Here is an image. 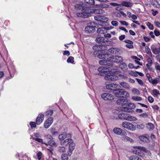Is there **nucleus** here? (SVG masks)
<instances>
[{
	"label": "nucleus",
	"instance_id": "62",
	"mask_svg": "<svg viewBox=\"0 0 160 160\" xmlns=\"http://www.w3.org/2000/svg\"><path fill=\"white\" fill-rule=\"evenodd\" d=\"M63 55L68 56H69L70 55L69 52L68 51H65L63 53Z\"/></svg>",
	"mask_w": 160,
	"mask_h": 160
},
{
	"label": "nucleus",
	"instance_id": "41",
	"mask_svg": "<svg viewBox=\"0 0 160 160\" xmlns=\"http://www.w3.org/2000/svg\"><path fill=\"white\" fill-rule=\"evenodd\" d=\"M124 138L126 139L127 141H129L130 142H133V140L131 138L125 136V135H124Z\"/></svg>",
	"mask_w": 160,
	"mask_h": 160
},
{
	"label": "nucleus",
	"instance_id": "8",
	"mask_svg": "<svg viewBox=\"0 0 160 160\" xmlns=\"http://www.w3.org/2000/svg\"><path fill=\"white\" fill-rule=\"evenodd\" d=\"M95 31V28L92 26L91 23L88 24V26L85 28V32L86 33H91Z\"/></svg>",
	"mask_w": 160,
	"mask_h": 160
},
{
	"label": "nucleus",
	"instance_id": "35",
	"mask_svg": "<svg viewBox=\"0 0 160 160\" xmlns=\"http://www.w3.org/2000/svg\"><path fill=\"white\" fill-rule=\"evenodd\" d=\"M85 2L89 4L92 5L95 4L94 0H84Z\"/></svg>",
	"mask_w": 160,
	"mask_h": 160
},
{
	"label": "nucleus",
	"instance_id": "38",
	"mask_svg": "<svg viewBox=\"0 0 160 160\" xmlns=\"http://www.w3.org/2000/svg\"><path fill=\"white\" fill-rule=\"evenodd\" d=\"M137 148L142 151H143V152L146 153L148 151V150L146 149L144 147L138 146V147H137Z\"/></svg>",
	"mask_w": 160,
	"mask_h": 160
},
{
	"label": "nucleus",
	"instance_id": "56",
	"mask_svg": "<svg viewBox=\"0 0 160 160\" xmlns=\"http://www.w3.org/2000/svg\"><path fill=\"white\" fill-rule=\"evenodd\" d=\"M137 156H131L129 158V160H136L137 159Z\"/></svg>",
	"mask_w": 160,
	"mask_h": 160
},
{
	"label": "nucleus",
	"instance_id": "17",
	"mask_svg": "<svg viewBox=\"0 0 160 160\" xmlns=\"http://www.w3.org/2000/svg\"><path fill=\"white\" fill-rule=\"evenodd\" d=\"M105 38L103 37H98L96 38L95 41L102 45H104Z\"/></svg>",
	"mask_w": 160,
	"mask_h": 160
},
{
	"label": "nucleus",
	"instance_id": "9",
	"mask_svg": "<svg viewBox=\"0 0 160 160\" xmlns=\"http://www.w3.org/2000/svg\"><path fill=\"white\" fill-rule=\"evenodd\" d=\"M114 132L118 135L121 136L125 135L126 132L120 128H115L113 129Z\"/></svg>",
	"mask_w": 160,
	"mask_h": 160
},
{
	"label": "nucleus",
	"instance_id": "32",
	"mask_svg": "<svg viewBox=\"0 0 160 160\" xmlns=\"http://www.w3.org/2000/svg\"><path fill=\"white\" fill-rule=\"evenodd\" d=\"M127 106L130 109L132 110V109H133L135 108V105L133 103H128L127 105Z\"/></svg>",
	"mask_w": 160,
	"mask_h": 160
},
{
	"label": "nucleus",
	"instance_id": "22",
	"mask_svg": "<svg viewBox=\"0 0 160 160\" xmlns=\"http://www.w3.org/2000/svg\"><path fill=\"white\" fill-rule=\"evenodd\" d=\"M121 5L126 7H130L132 6V4L130 2L123 1L121 3Z\"/></svg>",
	"mask_w": 160,
	"mask_h": 160
},
{
	"label": "nucleus",
	"instance_id": "26",
	"mask_svg": "<svg viewBox=\"0 0 160 160\" xmlns=\"http://www.w3.org/2000/svg\"><path fill=\"white\" fill-rule=\"evenodd\" d=\"M152 94L154 96H157L160 94L159 91L156 89H154L152 91Z\"/></svg>",
	"mask_w": 160,
	"mask_h": 160
},
{
	"label": "nucleus",
	"instance_id": "48",
	"mask_svg": "<svg viewBox=\"0 0 160 160\" xmlns=\"http://www.w3.org/2000/svg\"><path fill=\"white\" fill-rule=\"evenodd\" d=\"M154 33L155 35L156 36H158L160 35V33L157 30V29H156L155 30H154Z\"/></svg>",
	"mask_w": 160,
	"mask_h": 160
},
{
	"label": "nucleus",
	"instance_id": "60",
	"mask_svg": "<svg viewBox=\"0 0 160 160\" xmlns=\"http://www.w3.org/2000/svg\"><path fill=\"white\" fill-rule=\"evenodd\" d=\"M143 39L146 42H148L150 39V38H148L145 36L143 37Z\"/></svg>",
	"mask_w": 160,
	"mask_h": 160
},
{
	"label": "nucleus",
	"instance_id": "54",
	"mask_svg": "<svg viewBox=\"0 0 160 160\" xmlns=\"http://www.w3.org/2000/svg\"><path fill=\"white\" fill-rule=\"evenodd\" d=\"M53 111L52 110H50L47 111L46 112L47 115H51L52 114Z\"/></svg>",
	"mask_w": 160,
	"mask_h": 160
},
{
	"label": "nucleus",
	"instance_id": "7",
	"mask_svg": "<svg viewBox=\"0 0 160 160\" xmlns=\"http://www.w3.org/2000/svg\"><path fill=\"white\" fill-rule=\"evenodd\" d=\"M102 98L105 100H112L114 99V96L112 94L107 93H105L101 95Z\"/></svg>",
	"mask_w": 160,
	"mask_h": 160
},
{
	"label": "nucleus",
	"instance_id": "31",
	"mask_svg": "<svg viewBox=\"0 0 160 160\" xmlns=\"http://www.w3.org/2000/svg\"><path fill=\"white\" fill-rule=\"evenodd\" d=\"M137 120L136 118L135 117L129 115L128 118V121H135Z\"/></svg>",
	"mask_w": 160,
	"mask_h": 160
},
{
	"label": "nucleus",
	"instance_id": "14",
	"mask_svg": "<svg viewBox=\"0 0 160 160\" xmlns=\"http://www.w3.org/2000/svg\"><path fill=\"white\" fill-rule=\"evenodd\" d=\"M149 136L146 134L140 136L139 137V139L143 142H149Z\"/></svg>",
	"mask_w": 160,
	"mask_h": 160
},
{
	"label": "nucleus",
	"instance_id": "2",
	"mask_svg": "<svg viewBox=\"0 0 160 160\" xmlns=\"http://www.w3.org/2000/svg\"><path fill=\"white\" fill-rule=\"evenodd\" d=\"M99 54L97 55V57L99 59H107L110 62H112L117 63L121 62L122 61V58L119 56H113L111 55H109L107 54V51L106 50H102L98 52Z\"/></svg>",
	"mask_w": 160,
	"mask_h": 160
},
{
	"label": "nucleus",
	"instance_id": "5",
	"mask_svg": "<svg viewBox=\"0 0 160 160\" xmlns=\"http://www.w3.org/2000/svg\"><path fill=\"white\" fill-rule=\"evenodd\" d=\"M82 12L78 13H77V16L79 17H82L83 18H87L90 16H91V11L87 10L86 8L83 9L82 10Z\"/></svg>",
	"mask_w": 160,
	"mask_h": 160
},
{
	"label": "nucleus",
	"instance_id": "30",
	"mask_svg": "<svg viewBox=\"0 0 160 160\" xmlns=\"http://www.w3.org/2000/svg\"><path fill=\"white\" fill-rule=\"evenodd\" d=\"M32 139L34 140L37 141L41 143L42 144H46V143L43 142L42 139L41 138H33Z\"/></svg>",
	"mask_w": 160,
	"mask_h": 160
},
{
	"label": "nucleus",
	"instance_id": "43",
	"mask_svg": "<svg viewBox=\"0 0 160 160\" xmlns=\"http://www.w3.org/2000/svg\"><path fill=\"white\" fill-rule=\"evenodd\" d=\"M67 61L68 62L72 63L74 62L73 58L72 57H69L67 60Z\"/></svg>",
	"mask_w": 160,
	"mask_h": 160
},
{
	"label": "nucleus",
	"instance_id": "51",
	"mask_svg": "<svg viewBox=\"0 0 160 160\" xmlns=\"http://www.w3.org/2000/svg\"><path fill=\"white\" fill-rule=\"evenodd\" d=\"M111 24L113 26H117L118 25V22L117 21H113L111 22Z\"/></svg>",
	"mask_w": 160,
	"mask_h": 160
},
{
	"label": "nucleus",
	"instance_id": "64",
	"mask_svg": "<svg viewBox=\"0 0 160 160\" xmlns=\"http://www.w3.org/2000/svg\"><path fill=\"white\" fill-rule=\"evenodd\" d=\"M135 112L138 113H140L142 112L143 111L140 109H137L135 110Z\"/></svg>",
	"mask_w": 160,
	"mask_h": 160
},
{
	"label": "nucleus",
	"instance_id": "24",
	"mask_svg": "<svg viewBox=\"0 0 160 160\" xmlns=\"http://www.w3.org/2000/svg\"><path fill=\"white\" fill-rule=\"evenodd\" d=\"M75 148V144L73 142L70 143L69 146V151H72Z\"/></svg>",
	"mask_w": 160,
	"mask_h": 160
},
{
	"label": "nucleus",
	"instance_id": "21",
	"mask_svg": "<svg viewBox=\"0 0 160 160\" xmlns=\"http://www.w3.org/2000/svg\"><path fill=\"white\" fill-rule=\"evenodd\" d=\"M120 109L123 111L127 112H132V110L130 109V108L128 106L126 107H122L120 108Z\"/></svg>",
	"mask_w": 160,
	"mask_h": 160
},
{
	"label": "nucleus",
	"instance_id": "10",
	"mask_svg": "<svg viewBox=\"0 0 160 160\" xmlns=\"http://www.w3.org/2000/svg\"><path fill=\"white\" fill-rule=\"evenodd\" d=\"M84 4L81 1L78 2L74 6V8L76 10H79L83 9Z\"/></svg>",
	"mask_w": 160,
	"mask_h": 160
},
{
	"label": "nucleus",
	"instance_id": "34",
	"mask_svg": "<svg viewBox=\"0 0 160 160\" xmlns=\"http://www.w3.org/2000/svg\"><path fill=\"white\" fill-rule=\"evenodd\" d=\"M58 150L61 153L64 152L65 151V149L64 147H59L58 148Z\"/></svg>",
	"mask_w": 160,
	"mask_h": 160
},
{
	"label": "nucleus",
	"instance_id": "19",
	"mask_svg": "<svg viewBox=\"0 0 160 160\" xmlns=\"http://www.w3.org/2000/svg\"><path fill=\"white\" fill-rule=\"evenodd\" d=\"M69 135L66 133H63L60 134L58 136V138L60 140L62 141L67 137H68Z\"/></svg>",
	"mask_w": 160,
	"mask_h": 160
},
{
	"label": "nucleus",
	"instance_id": "63",
	"mask_svg": "<svg viewBox=\"0 0 160 160\" xmlns=\"http://www.w3.org/2000/svg\"><path fill=\"white\" fill-rule=\"evenodd\" d=\"M139 92V91L138 90L135 88H134L132 90V92L134 93H138Z\"/></svg>",
	"mask_w": 160,
	"mask_h": 160
},
{
	"label": "nucleus",
	"instance_id": "53",
	"mask_svg": "<svg viewBox=\"0 0 160 160\" xmlns=\"http://www.w3.org/2000/svg\"><path fill=\"white\" fill-rule=\"evenodd\" d=\"M120 22L122 25H125L126 26H127L128 25V22L124 21H120Z\"/></svg>",
	"mask_w": 160,
	"mask_h": 160
},
{
	"label": "nucleus",
	"instance_id": "1",
	"mask_svg": "<svg viewBox=\"0 0 160 160\" xmlns=\"http://www.w3.org/2000/svg\"><path fill=\"white\" fill-rule=\"evenodd\" d=\"M98 75L105 76L104 79L107 80H116L119 78L122 79L127 78L124 74H122L120 71H116L114 72L112 71H99Z\"/></svg>",
	"mask_w": 160,
	"mask_h": 160
},
{
	"label": "nucleus",
	"instance_id": "44",
	"mask_svg": "<svg viewBox=\"0 0 160 160\" xmlns=\"http://www.w3.org/2000/svg\"><path fill=\"white\" fill-rule=\"evenodd\" d=\"M42 154V153L41 152H39L37 154V156L38 157V159L40 160L41 159V156Z\"/></svg>",
	"mask_w": 160,
	"mask_h": 160
},
{
	"label": "nucleus",
	"instance_id": "23",
	"mask_svg": "<svg viewBox=\"0 0 160 160\" xmlns=\"http://www.w3.org/2000/svg\"><path fill=\"white\" fill-rule=\"evenodd\" d=\"M55 144L56 143L53 140H51L49 141H48L47 143H46V144H45L47 146L49 145L51 146H52L55 145Z\"/></svg>",
	"mask_w": 160,
	"mask_h": 160
},
{
	"label": "nucleus",
	"instance_id": "29",
	"mask_svg": "<svg viewBox=\"0 0 160 160\" xmlns=\"http://www.w3.org/2000/svg\"><path fill=\"white\" fill-rule=\"evenodd\" d=\"M132 98L133 100L137 101H140L142 99V98L139 96H133Z\"/></svg>",
	"mask_w": 160,
	"mask_h": 160
},
{
	"label": "nucleus",
	"instance_id": "40",
	"mask_svg": "<svg viewBox=\"0 0 160 160\" xmlns=\"http://www.w3.org/2000/svg\"><path fill=\"white\" fill-rule=\"evenodd\" d=\"M124 115L125 113H119V114L118 115V119H124Z\"/></svg>",
	"mask_w": 160,
	"mask_h": 160
},
{
	"label": "nucleus",
	"instance_id": "37",
	"mask_svg": "<svg viewBox=\"0 0 160 160\" xmlns=\"http://www.w3.org/2000/svg\"><path fill=\"white\" fill-rule=\"evenodd\" d=\"M119 67L121 69H126V68L127 67L126 64L125 63H122L120 64ZM127 68H126L127 69Z\"/></svg>",
	"mask_w": 160,
	"mask_h": 160
},
{
	"label": "nucleus",
	"instance_id": "61",
	"mask_svg": "<svg viewBox=\"0 0 160 160\" xmlns=\"http://www.w3.org/2000/svg\"><path fill=\"white\" fill-rule=\"evenodd\" d=\"M129 115L128 114L125 113V115L124 117V120H128V118Z\"/></svg>",
	"mask_w": 160,
	"mask_h": 160
},
{
	"label": "nucleus",
	"instance_id": "3",
	"mask_svg": "<svg viewBox=\"0 0 160 160\" xmlns=\"http://www.w3.org/2000/svg\"><path fill=\"white\" fill-rule=\"evenodd\" d=\"M103 59L104 60H100L99 61V63L102 65H104L105 66H103L98 68V70H106L108 69V70H116V69H111L110 67L106 66L107 65L108 66L112 65V62H110L108 60L106 59Z\"/></svg>",
	"mask_w": 160,
	"mask_h": 160
},
{
	"label": "nucleus",
	"instance_id": "45",
	"mask_svg": "<svg viewBox=\"0 0 160 160\" xmlns=\"http://www.w3.org/2000/svg\"><path fill=\"white\" fill-rule=\"evenodd\" d=\"M139 116L143 118H147L148 115L146 113H144L139 115Z\"/></svg>",
	"mask_w": 160,
	"mask_h": 160
},
{
	"label": "nucleus",
	"instance_id": "52",
	"mask_svg": "<svg viewBox=\"0 0 160 160\" xmlns=\"http://www.w3.org/2000/svg\"><path fill=\"white\" fill-rule=\"evenodd\" d=\"M146 50L147 53L149 55H150L152 54L150 50V48H148V47L147 46V48H146Z\"/></svg>",
	"mask_w": 160,
	"mask_h": 160
},
{
	"label": "nucleus",
	"instance_id": "36",
	"mask_svg": "<svg viewBox=\"0 0 160 160\" xmlns=\"http://www.w3.org/2000/svg\"><path fill=\"white\" fill-rule=\"evenodd\" d=\"M99 48V46H98V45H95L94 46H93L92 48H93V49L94 50H96V51H98V55L99 54V53H98V52L100 51H102V50H103V49H102L100 50H99V48ZM103 50H106L105 49H103Z\"/></svg>",
	"mask_w": 160,
	"mask_h": 160
},
{
	"label": "nucleus",
	"instance_id": "13",
	"mask_svg": "<svg viewBox=\"0 0 160 160\" xmlns=\"http://www.w3.org/2000/svg\"><path fill=\"white\" fill-rule=\"evenodd\" d=\"M44 119V115L43 114H39L36 120V122L38 125H39L41 123Z\"/></svg>",
	"mask_w": 160,
	"mask_h": 160
},
{
	"label": "nucleus",
	"instance_id": "55",
	"mask_svg": "<svg viewBox=\"0 0 160 160\" xmlns=\"http://www.w3.org/2000/svg\"><path fill=\"white\" fill-rule=\"evenodd\" d=\"M124 42L125 43L131 45H132L133 43V42L132 41L128 40H126L124 41Z\"/></svg>",
	"mask_w": 160,
	"mask_h": 160
},
{
	"label": "nucleus",
	"instance_id": "20",
	"mask_svg": "<svg viewBox=\"0 0 160 160\" xmlns=\"http://www.w3.org/2000/svg\"><path fill=\"white\" fill-rule=\"evenodd\" d=\"M135 153L136 155L139 156L140 157H141L142 158L144 157L145 156V155L144 153L142 151V150L140 149L137 150L135 151Z\"/></svg>",
	"mask_w": 160,
	"mask_h": 160
},
{
	"label": "nucleus",
	"instance_id": "27",
	"mask_svg": "<svg viewBox=\"0 0 160 160\" xmlns=\"http://www.w3.org/2000/svg\"><path fill=\"white\" fill-rule=\"evenodd\" d=\"M105 29H106L105 27H101L99 28L98 29L97 32L98 33H103Z\"/></svg>",
	"mask_w": 160,
	"mask_h": 160
},
{
	"label": "nucleus",
	"instance_id": "57",
	"mask_svg": "<svg viewBox=\"0 0 160 160\" xmlns=\"http://www.w3.org/2000/svg\"><path fill=\"white\" fill-rule=\"evenodd\" d=\"M148 126H149L150 129H152L154 128V125L151 123H149L148 124Z\"/></svg>",
	"mask_w": 160,
	"mask_h": 160
},
{
	"label": "nucleus",
	"instance_id": "18",
	"mask_svg": "<svg viewBox=\"0 0 160 160\" xmlns=\"http://www.w3.org/2000/svg\"><path fill=\"white\" fill-rule=\"evenodd\" d=\"M120 85L121 87L125 89H128L130 88L129 85L126 82H122L120 83Z\"/></svg>",
	"mask_w": 160,
	"mask_h": 160
},
{
	"label": "nucleus",
	"instance_id": "59",
	"mask_svg": "<svg viewBox=\"0 0 160 160\" xmlns=\"http://www.w3.org/2000/svg\"><path fill=\"white\" fill-rule=\"evenodd\" d=\"M125 38V36L124 35H122L119 37V38L120 40H123Z\"/></svg>",
	"mask_w": 160,
	"mask_h": 160
},
{
	"label": "nucleus",
	"instance_id": "6",
	"mask_svg": "<svg viewBox=\"0 0 160 160\" xmlns=\"http://www.w3.org/2000/svg\"><path fill=\"white\" fill-rule=\"evenodd\" d=\"M122 125L123 128L131 131H133L136 129V127L133 125L128 122H123Z\"/></svg>",
	"mask_w": 160,
	"mask_h": 160
},
{
	"label": "nucleus",
	"instance_id": "15",
	"mask_svg": "<svg viewBox=\"0 0 160 160\" xmlns=\"http://www.w3.org/2000/svg\"><path fill=\"white\" fill-rule=\"evenodd\" d=\"M73 142V140L71 138H68L65 139L63 141H62L60 142V144L62 145L66 146L70 143Z\"/></svg>",
	"mask_w": 160,
	"mask_h": 160
},
{
	"label": "nucleus",
	"instance_id": "16",
	"mask_svg": "<svg viewBox=\"0 0 160 160\" xmlns=\"http://www.w3.org/2000/svg\"><path fill=\"white\" fill-rule=\"evenodd\" d=\"M118 86L117 84L111 83L106 85V88L107 89L112 90L115 88H117Z\"/></svg>",
	"mask_w": 160,
	"mask_h": 160
},
{
	"label": "nucleus",
	"instance_id": "4",
	"mask_svg": "<svg viewBox=\"0 0 160 160\" xmlns=\"http://www.w3.org/2000/svg\"><path fill=\"white\" fill-rule=\"evenodd\" d=\"M113 93L118 97H128L129 96V93L122 89L115 90Z\"/></svg>",
	"mask_w": 160,
	"mask_h": 160
},
{
	"label": "nucleus",
	"instance_id": "28",
	"mask_svg": "<svg viewBox=\"0 0 160 160\" xmlns=\"http://www.w3.org/2000/svg\"><path fill=\"white\" fill-rule=\"evenodd\" d=\"M128 73L131 75L134 76H138V74L137 72H135L134 71H129Z\"/></svg>",
	"mask_w": 160,
	"mask_h": 160
},
{
	"label": "nucleus",
	"instance_id": "50",
	"mask_svg": "<svg viewBox=\"0 0 160 160\" xmlns=\"http://www.w3.org/2000/svg\"><path fill=\"white\" fill-rule=\"evenodd\" d=\"M148 100L149 102L150 103H152L154 101V99L151 96H149L148 97Z\"/></svg>",
	"mask_w": 160,
	"mask_h": 160
},
{
	"label": "nucleus",
	"instance_id": "12",
	"mask_svg": "<svg viewBox=\"0 0 160 160\" xmlns=\"http://www.w3.org/2000/svg\"><path fill=\"white\" fill-rule=\"evenodd\" d=\"M128 100L126 99L121 98L118 99L117 101V103L118 105H120L122 107L128 104Z\"/></svg>",
	"mask_w": 160,
	"mask_h": 160
},
{
	"label": "nucleus",
	"instance_id": "49",
	"mask_svg": "<svg viewBox=\"0 0 160 160\" xmlns=\"http://www.w3.org/2000/svg\"><path fill=\"white\" fill-rule=\"evenodd\" d=\"M147 25L148 26L150 29L151 30H152L153 25L152 24H151L150 22H148L147 23Z\"/></svg>",
	"mask_w": 160,
	"mask_h": 160
},
{
	"label": "nucleus",
	"instance_id": "33",
	"mask_svg": "<svg viewBox=\"0 0 160 160\" xmlns=\"http://www.w3.org/2000/svg\"><path fill=\"white\" fill-rule=\"evenodd\" d=\"M128 67L131 69H138V68L139 67V66L138 65L137 67H135L132 64L130 63L128 65Z\"/></svg>",
	"mask_w": 160,
	"mask_h": 160
},
{
	"label": "nucleus",
	"instance_id": "42",
	"mask_svg": "<svg viewBox=\"0 0 160 160\" xmlns=\"http://www.w3.org/2000/svg\"><path fill=\"white\" fill-rule=\"evenodd\" d=\"M159 81V78H156V79H153L151 83L153 84H156Z\"/></svg>",
	"mask_w": 160,
	"mask_h": 160
},
{
	"label": "nucleus",
	"instance_id": "46",
	"mask_svg": "<svg viewBox=\"0 0 160 160\" xmlns=\"http://www.w3.org/2000/svg\"><path fill=\"white\" fill-rule=\"evenodd\" d=\"M31 128H36V123L34 122H31L30 123Z\"/></svg>",
	"mask_w": 160,
	"mask_h": 160
},
{
	"label": "nucleus",
	"instance_id": "39",
	"mask_svg": "<svg viewBox=\"0 0 160 160\" xmlns=\"http://www.w3.org/2000/svg\"><path fill=\"white\" fill-rule=\"evenodd\" d=\"M61 158L62 160H67L68 159V156L67 155L63 154L61 156Z\"/></svg>",
	"mask_w": 160,
	"mask_h": 160
},
{
	"label": "nucleus",
	"instance_id": "58",
	"mask_svg": "<svg viewBox=\"0 0 160 160\" xmlns=\"http://www.w3.org/2000/svg\"><path fill=\"white\" fill-rule=\"evenodd\" d=\"M138 83L141 85H142L143 84V82L142 80L138 78L136 79Z\"/></svg>",
	"mask_w": 160,
	"mask_h": 160
},
{
	"label": "nucleus",
	"instance_id": "11",
	"mask_svg": "<svg viewBox=\"0 0 160 160\" xmlns=\"http://www.w3.org/2000/svg\"><path fill=\"white\" fill-rule=\"evenodd\" d=\"M53 122V118H49L45 122L44 127L46 128H48L51 125Z\"/></svg>",
	"mask_w": 160,
	"mask_h": 160
},
{
	"label": "nucleus",
	"instance_id": "47",
	"mask_svg": "<svg viewBox=\"0 0 160 160\" xmlns=\"http://www.w3.org/2000/svg\"><path fill=\"white\" fill-rule=\"evenodd\" d=\"M115 48H111L108 50V51L111 53L115 54Z\"/></svg>",
	"mask_w": 160,
	"mask_h": 160
},
{
	"label": "nucleus",
	"instance_id": "25",
	"mask_svg": "<svg viewBox=\"0 0 160 160\" xmlns=\"http://www.w3.org/2000/svg\"><path fill=\"white\" fill-rule=\"evenodd\" d=\"M153 52L155 54H158L160 52V47L159 48H155L152 49Z\"/></svg>",
	"mask_w": 160,
	"mask_h": 160
}]
</instances>
